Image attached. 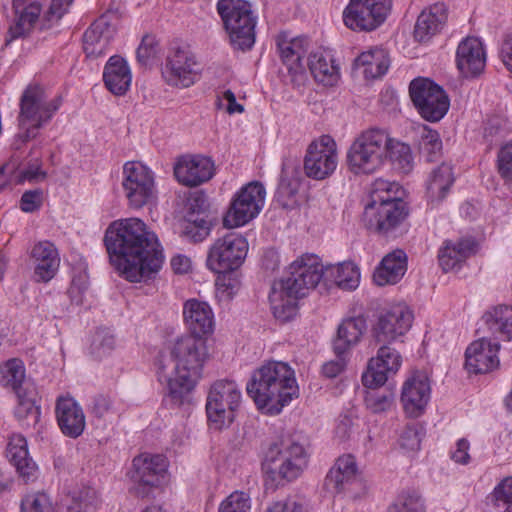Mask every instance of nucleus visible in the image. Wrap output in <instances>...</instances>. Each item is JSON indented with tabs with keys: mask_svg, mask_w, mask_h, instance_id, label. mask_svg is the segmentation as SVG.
Wrapping results in <instances>:
<instances>
[{
	"mask_svg": "<svg viewBox=\"0 0 512 512\" xmlns=\"http://www.w3.org/2000/svg\"><path fill=\"white\" fill-rule=\"evenodd\" d=\"M367 329L366 320L363 317L345 319L338 326L337 337L333 342L335 354H346L356 345Z\"/></svg>",
	"mask_w": 512,
	"mask_h": 512,
	"instance_id": "37",
	"label": "nucleus"
},
{
	"mask_svg": "<svg viewBox=\"0 0 512 512\" xmlns=\"http://www.w3.org/2000/svg\"><path fill=\"white\" fill-rule=\"evenodd\" d=\"M454 183L452 167L442 163L429 175L426 183V193L432 203H440L449 193Z\"/></svg>",
	"mask_w": 512,
	"mask_h": 512,
	"instance_id": "38",
	"label": "nucleus"
},
{
	"mask_svg": "<svg viewBox=\"0 0 512 512\" xmlns=\"http://www.w3.org/2000/svg\"><path fill=\"white\" fill-rule=\"evenodd\" d=\"M489 331L502 339H512V305L500 304L492 307L483 315Z\"/></svg>",
	"mask_w": 512,
	"mask_h": 512,
	"instance_id": "39",
	"label": "nucleus"
},
{
	"mask_svg": "<svg viewBox=\"0 0 512 512\" xmlns=\"http://www.w3.org/2000/svg\"><path fill=\"white\" fill-rule=\"evenodd\" d=\"M208 357L202 338L186 335L178 338L168 352H161L156 361L158 381L166 385L167 399L175 406L189 402L190 393L201 378Z\"/></svg>",
	"mask_w": 512,
	"mask_h": 512,
	"instance_id": "2",
	"label": "nucleus"
},
{
	"mask_svg": "<svg viewBox=\"0 0 512 512\" xmlns=\"http://www.w3.org/2000/svg\"><path fill=\"white\" fill-rule=\"evenodd\" d=\"M41 204L42 191L40 189L24 192L20 200V208L26 213H31L38 210Z\"/></svg>",
	"mask_w": 512,
	"mask_h": 512,
	"instance_id": "62",
	"label": "nucleus"
},
{
	"mask_svg": "<svg viewBox=\"0 0 512 512\" xmlns=\"http://www.w3.org/2000/svg\"><path fill=\"white\" fill-rule=\"evenodd\" d=\"M211 221L204 215H191L184 223L182 235L193 243L202 242L211 232Z\"/></svg>",
	"mask_w": 512,
	"mask_h": 512,
	"instance_id": "46",
	"label": "nucleus"
},
{
	"mask_svg": "<svg viewBox=\"0 0 512 512\" xmlns=\"http://www.w3.org/2000/svg\"><path fill=\"white\" fill-rule=\"evenodd\" d=\"M387 159L392 162L395 169L403 174H408L413 169V156L410 147L405 143L392 139L390 136Z\"/></svg>",
	"mask_w": 512,
	"mask_h": 512,
	"instance_id": "45",
	"label": "nucleus"
},
{
	"mask_svg": "<svg viewBox=\"0 0 512 512\" xmlns=\"http://www.w3.org/2000/svg\"><path fill=\"white\" fill-rule=\"evenodd\" d=\"M216 280L217 292L227 299L233 297L238 290V282L231 272H221Z\"/></svg>",
	"mask_w": 512,
	"mask_h": 512,
	"instance_id": "60",
	"label": "nucleus"
},
{
	"mask_svg": "<svg viewBox=\"0 0 512 512\" xmlns=\"http://www.w3.org/2000/svg\"><path fill=\"white\" fill-rule=\"evenodd\" d=\"M157 54V41L152 35H145L137 49V61L141 65H148L150 60L155 58Z\"/></svg>",
	"mask_w": 512,
	"mask_h": 512,
	"instance_id": "58",
	"label": "nucleus"
},
{
	"mask_svg": "<svg viewBox=\"0 0 512 512\" xmlns=\"http://www.w3.org/2000/svg\"><path fill=\"white\" fill-rule=\"evenodd\" d=\"M448 21V8L444 3H434L424 8L414 25L413 37L421 44L429 43L442 33Z\"/></svg>",
	"mask_w": 512,
	"mask_h": 512,
	"instance_id": "24",
	"label": "nucleus"
},
{
	"mask_svg": "<svg viewBox=\"0 0 512 512\" xmlns=\"http://www.w3.org/2000/svg\"><path fill=\"white\" fill-rule=\"evenodd\" d=\"M216 9L232 48L250 50L255 44L257 24L251 4L245 0H218Z\"/></svg>",
	"mask_w": 512,
	"mask_h": 512,
	"instance_id": "7",
	"label": "nucleus"
},
{
	"mask_svg": "<svg viewBox=\"0 0 512 512\" xmlns=\"http://www.w3.org/2000/svg\"><path fill=\"white\" fill-rule=\"evenodd\" d=\"M400 446L408 451H417L420 449L421 436L416 426H407L402 431L399 439Z\"/></svg>",
	"mask_w": 512,
	"mask_h": 512,
	"instance_id": "59",
	"label": "nucleus"
},
{
	"mask_svg": "<svg viewBox=\"0 0 512 512\" xmlns=\"http://www.w3.org/2000/svg\"><path fill=\"white\" fill-rule=\"evenodd\" d=\"M409 93L419 114L427 121L437 122L447 113L450 101L444 89L428 78H416Z\"/></svg>",
	"mask_w": 512,
	"mask_h": 512,
	"instance_id": "13",
	"label": "nucleus"
},
{
	"mask_svg": "<svg viewBox=\"0 0 512 512\" xmlns=\"http://www.w3.org/2000/svg\"><path fill=\"white\" fill-rule=\"evenodd\" d=\"M307 465L308 454L303 444L286 438L269 446L262 461V471L267 481L279 485L281 481L297 479Z\"/></svg>",
	"mask_w": 512,
	"mask_h": 512,
	"instance_id": "6",
	"label": "nucleus"
},
{
	"mask_svg": "<svg viewBox=\"0 0 512 512\" xmlns=\"http://www.w3.org/2000/svg\"><path fill=\"white\" fill-rule=\"evenodd\" d=\"M104 243L117 269L130 282L147 281L162 267L164 256L158 238L139 218L112 222Z\"/></svg>",
	"mask_w": 512,
	"mask_h": 512,
	"instance_id": "1",
	"label": "nucleus"
},
{
	"mask_svg": "<svg viewBox=\"0 0 512 512\" xmlns=\"http://www.w3.org/2000/svg\"><path fill=\"white\" fill-rule=\"evenodd\" d=\"M122 187L129 206L135 209L150 204L156 197L154 174L141 162L124 164Z\"/></svg>",
	"mask_w": 512,
	"mask_h": 512,
	"instance_id": "14",
	"label": "nucleus"
},
{
	"mask_svg": "<svg viewBox=\"0 0 512 512\" xmlns=\"http://www.w3.org/2000/svg\"><path fill=\"white\" fill-rule=\"evenodd\" d=\"M242 394L236 382L227 379L215 381L207 395L206 414L209 424L214 429L231 425L235 412L241 404Z\"/></svg>",
	"mask_w": 512,
	"mask_h": 512,
	"instance_id": "10",
	"label": "nucleus"
},
{
	"mask_svg": "<svg viewBox=\"0 0 512 512\" xmlns=\"http://www.w3.org/2000/svg\"><path fill=\"white\" fill-rule=\"evenodd\" d=\"M87 287L88 283L86 276L79 275L74 277L67 291L71 302L76 305H82Z\"/></svg>",
	"mask_w": 512,
	"mask_h": 512,
	"instance_id": "61",
	"label": "nucleus"
},
{
	"mask_svg": "<svg viewBox=\"0 0 512 512\" xmlns=\"http://www.w3.org/2000/svg\"><path fill=\"white\" fill-rule=\"evenodd\" d=\"M401 365V354L395 348L383 344L376 356L368 361L362 383L366 388L381 387L399 371Z\"/></svg>",
	"mask_w": 512,
	"mask_h": 512,
	"instance_id": "19",
	"label": "nucleus"
},
{
	"mask_svg": "<svg viewBox=\"0 0 512 512\" xmlns=\"http://www.w3.org/2000/svg\"><path fill=\"white\" fill-rule=\"evenodd\" d=\"M345 366V354H336V359L328 361L322 366V373L327 378H335L344 371Z\"/></svg>",
	"mask_w": 512,
	"mask_h": 512,
	"instance_id": "63",
	"label": "nucleus"
},
{
	"mask_svg": "<svg viewBox=\"0 0 512 512\" xmlns=\"http://www.w3.org/2000/svg\"><path fill=\"white\" fill-rule=\"evenodd\" d=\"M214 173V162L201 155L182 156L174 166L177 181L187 187H196L207 182Z\"/></svg>",
	"mask_w": 512,
	"mask_h": 512,
	"instance_id": "22",
	"label": "nucleus"
},
{
	"mask_svg": "<svg viewBox=\"0 0 512 512\" xmlns=\"http://www.w3.org/2000/svg\"><path fill=\"white\" fill-rule=\"evenodd\" d=\"M247 394L259 409L278 414L293 398L298 385L293 369L285 362L269 361L255 370L246 386Z\"/></svg>",
	"mask_w": 512,
	"mask_h": 512,
	"instance_id": "4",
	"label": "nucleus"
},
{
	"mask_svg": "<svg viewBox=\"0 0 512 512\" xmlns=\"http://www.w3.org/2000/svg\"><path fill=\"white\" fill-rule=\"evenodd\" d=\"M389 134L379 128H370L360 133L347 152V165L355 175L372 174L387 160Z\"/></svg>",
	"mask_w": 512,
	"mask_h": 512,
	"instance_id": "9",
	"label": "nucleus"
},
{
	"mask_svg": "<svg viewBox=\"0 0 512 512\" xmlns=\"http://www.w3.org/2000/svg\"><path fill=\"white\" fill-rule=\"evenodd\" d=\"M500 344L485 337L472 342L465 352V367L469 373H488L498 368Z\"/></svg>",
	"mask_w": 512,
	"mask_h": 512,
	"instance_id": "23",
	"label": "nucleus"
},
{
	"mask_svg": "<svg viewBox=\"0 0 512 512\" xmlns=\"http://www.w3.org/2000/svg\"><path fill=\"white\" fill-rule=\"evenodd\" d=\"M377 388H367L365 405L373 413L386 412L393 406L394 395L391 391H379Z\"/></svg>",
	"mask_w": 512,
	"mask_h": 512,
	"instance_id": "49",
	"label": "nucleus"
},
{
	"mask_svg": "<svg viewBox=\"0 0 512 512\" xmlns=\"http://www.w3.org/2000/svg\"><path fill=\"white\" fill-rule=\"evenodd\" d=\"M20 512H54V506L46 493L37 492L23 497Z\"/></svg>",
	"mask_w": 512,
	"mask_h": 512,
	"instance_id": "53",
	"label": "nucleus"
},
{
	"mask_svg": "<svg viewBox=\"0 0 512 512\" xmlns=\"http://www.w3.org/2000/svg\"><path fill=\"white\" fill-rule=\"evenodd\" d=\"M7 457L25 483L34 482L38 478V466L29 457L27 441L22 435L11 436L7 446Z\"/></svg>",
	"mask_w": 512,
	"mask_h": 512,
	"instance_id": "31",
	"label": "nucleus"
},
{
	"mask_svg": "<svg viewBox=\"0 0 512 512\" xmlns=\"http://www.w3.org/2000/svg\"><path fill=\"white\" fill-rule=\"evenodd\" d=\"M337 163L336 143L330 136L323 135L308 146L304 170L309 178L323 180L335 171Z\"/></svg>",
	"mask_w": 512,
	"mask_h": 512,
	"instance_id": "17",
	"label": "nucleus"
},
{
	"mask_svg": "<svg viewBox=\"0 0 512 512\" xmlns=\"http://www.w3.org/2000/svg\"><path fill=\"white\" fill-rule=\"evenodd\" d=\"M431 387L428 377L416 372L403 383L400 401L404 412L412 418L419 417L425 411L430 400Z\"/></svg>",
	"mask_w": 512,
	"mask_h": 512,
	"instance_id": "21",
	"label": "nucleus"
},
{
	"mask_svg": "<svg viewBox=\"0 0 512 512\" xmlns=\"http://www.w3.org/2000/svg\"><path fill=\"white\" fill-rule=\"evenodd\" d=\"M407 271V255L397 249L387 254L376 268L373 279L378 286L398 283Z\"/></svg>",
	"mask_w": 512,
	"mask_h": 512,
	"instance_id": "35",
	"label": "nucleus"
},
{
	"mask_svg": "<svg viewBox=\"0 0 512 512\" xmlns=\"http://www.w3.org/2000/svg\"><path fill=\"white\" fill-rule=\"evenodd\" d=\"M34 264V277L37 282H49L56 275L60 257L54 244L42 241L34 245L31 251Z\"/></svg>",
	"mask_w": 512,
	"mask_h": 512,
	"instance_id": "32",
	"label": "nucleus"
},
{
	"mask_svg": "<svg viewBox=\"0 0 512 512\" xmlns=\"http://www.w3.org/2000/svg\"><path fill=\"white\" fill-rule=\"evenodd\" d=\"M325 280L334 282L343 290H354L360 281V272L353 262H343L326 267Z\"/></svg>",
	"mask_w": 512,
	"mask_h": 512,
	"instance_id": "43",
	"label": "nucleus"
},
{
	"mask_svg": "<svg viewBox=\"0 0 512 512\" xmlns=\"http://www.w3.org/2000/svg\"><path fill=\"white\" fill-rule=\"evenodd\" d=\"M41 158L35 157L27 160L18 172V182H40L46 179L47 172L42 168Z\"/></svg>",
	"mask_w": 512,
	"mask_h": 512,
	"instance_id": "55",
	"label": "nucleus"
},
{
	"mask_svg": "<svg viewBox=\"0 0 512 512\" xmlns=\"http://www.w3.org/2000/svg\"><path fill=\"white\" fill-rule=\"evenodd\" d=\"M413 314L404 304L391 307L381 314L373 328V336L377 343L389 345L403 336L412 325Z\"/></svg>",
	"mask_w": 512,
	"mask_h": 512,
	"instance_id": "20",
	"label": "nucleus"
},
{
	"mask_svg": "<svg viewBox=\"0 0 512 512\" xmlns=\"http://www.w3.org/2000/svg\"><path fill=\"white\" fill-rule=\"evenodd\" d=\"M251 498L244 491H234L219 505L218 512H250Z\"/></svg>",
	"mask_w": 512,
	"mask_h": 512,
	"instance_id": "54",
	"label": "nucleus"
},
{
	"mask_svg": "<svg viewBox=\"0 0 512 512\" xmlns=\"http://www.w3.org/2000/svg\"><path fill=\"white\" fill-rule=\"evenodd\" d=\"M392 0H350L343 11L346 27L355 31L378 28L391 12Z\"/></svg>",
	"mask_w": 512,
	"mask_h": 512,
	"instance_id": "15",
	"label": "nucleus"
},
{
	"mask_svg": "<svg viewBox=\"0 0 512 512\" xmlns=\"http://www.w3.org/2000/svg\"><path fill=\"white\" fill-rule=\"evenodd\" d=\"M389 58L383 49H373L360 54L354 61L357 68H363L366 79H376L383 76L389 68Z\"/></svg>",
	"mask_w": 512,
	"mask_h": 512,
	"instance_id": "41",
	"label": "nucleus"
},
{
	"mask_svg": "<svg viewBox=\"0 0 512 512\" xmlns=\"http://www.w3.org/2000/svg\"><path fill=\"white\" fill-rule=\"evenodd\" d=\"M497 167L505 184L512 189V143L505 144L500 148L497 156Z\"/></svg>",
	"mask_w": 512,
	"mask_h": 512,
	"instance_id": "57",
	"label": "nucleus"
},
{
	"mask_svg": "<svg viewBox=\"0 0 512 512\" xmlns=\"http://www.w3.org/2000/svg\"><path fill=\"white\" fill-rule=\"evenodd\" d=\"M74 0H51L50 6L44 14L41 29H49L69 12Z\"/></svg>",
	"mask_w": 512,
	"mask_h": 512,
	"instance_id": "56",
	"label": "nucleus"
},
{
	"mask_svg": "<svg viewBox=\"0 0 512 512\" xmlns=\"http://www.w3.org/2000/svg\"><path fill=\"white\" fill-rule=\"evenodd\" d=\"M103 80L114 95H124L130 88L132 74L127 61L121 56H111L104 67Z\"/></svg>",
	"mask_w": 512,
	"mask_h": 512,
	"instance_id": "34",
	"label": "nucleus"
},
{
	"mask_svg": "<svg viewBox=\"0 0 512 512\" xmlns=\"http://www.w3.org/2000/svg\"><path fill=\"white\" fill-rule=\"evenodd\" d=\"M475 251V241L462 238L457 241H445L438 253L439 264L444 272L459 268Z\"/></svg>",
	"mask_w": 512,
	"mask_h": 512,
	"instance_id": "36",
	"label": "nucleus"
},
{
	"mask_svg": "<svg viewBox=\"0 0 512 512\" xmlns=\"http://www.w3.org/2000/svg\"><path fill=\"white\" fill-rule=\"evenodd\" d=\"M184 322L192 336L202 338L213 332L214 314L208 303L189 299L183 306Z\"/></svg>",
	"mask_w": 512,
	"mask_h": 512,
	"instance_id": "29",
	"label": "nucleus"
},
{
	"mask_svg": "<svg viewBox=\"0 0 512 512\" xmlns=\"http://www.w3.org/2000/svg\"><path fill=\"white\" fill-rule=\"evenodd\" d=\"M132 479L136 483L135 492L140 497L149 495L150 489L164 480L167 462L163 455L141 454L133 459Z\"/></svg>",
	"mask_w": 512,
	"mask_h": 512,
	"instance_id": "18",
	"label": "nucleus"
},
{
	"mask_svg": "<svg viewBox=\"0 0 512 512\" xmlns=\"http://www.w3.org/2000/svg\"><path fill=\"white\" fill-rule=\"evenodd\" d=\"M325 276L326 267L317 255L305 254L293 261L287 275L271 287L269 301L275 318L286 322L295 317L298 300L316 288Z\"/></svg>",
	"mask_w": 512,
	"mask_h": 512,
	"instance_id": "3",
	"label": "nucleus"
},
{
	"mask_svg": "<svg viewBox=\"0 0 512 512\" xmlns=\"http://www.w3.org/2000/svg\"><path fill=\"white\" fill-rule=\"evenodd\" d=\"M490 512H512V477L504 479L488 497Z\"/></svg>",
	"mask_w": 512,
	"mask_h": 512,
	"instance_id": "47",
	"label": "nucleus"
},
{
	"mask_svg": "<svg viewBox=\"0 0 512 512\" xmlns=\"http://www.w3.org/2000/svg\"><path fill=\"white\" fill-rule=\"evenodd\" d=\"M278 53L290 74L302 77L305 72L303 58L309 48L306 37L291 38L288 33L282 32L276 37Z\"/></svg>",
	"mask_w": 512,
	"mask_h": 512,
	"instance_id": "26",
	"label": "nucleus"
},
{
	"mask_svg": "<svg viewBox=\"0 0 512 512\" xmlns=\"http://www.w3.org/2000/svg\"><path fill=\"white\" fill-rule=\"evenodd\" d=\"M115 32V26L110 22V15L100 16L83 35V49L86 55L94 58L103 55Z\"/></svg>",
	"mask_w": 512,
	"mask_h": 512,
	"instance_id": "30",
	"label": "nucleus"
},
{
	"mask_svg": "<svg viewBox=\"0 0 512 512\" xmlns=\"http://www.w3.org/2000/svg\"><path fill=\"white\" fill-rule=\"evenodd\" d=\"M265 512H303V506L294 500L278 501L272 503Z\"/></svg>",
	"mask_w": 512,
	"mask_h": 512,
	"instance_id": "64",
	"label": "nucleus"
},
{
	"mask_svg": "<svg viewBox=\"0 0 512 512\" xmlns=\"http://www.w3.org/2000/svg\"><path fill=\"white\" fill-rule=\"evenodd\" d=\"M62 104L60 96L49 97L39 85L28 86L20 99L19 125L24 129L22 139L27 142L38 136L39 129L47 125Z\"/></svg>",
	"mask_w": 512,
	"mask_h": 512,
	"instance_id": "8",
	"label": "nucleus"
},
{
	"mask_svg": "<svg viewBox=\"0 0 512 512\" xmlns=\"http://www.w3.org/2000/svg\"><path fill=\"white\" fill-rule=\"evenodd\" d=\"M387 512H425L424 501L416 491L403 492Z\"/></svg>",
	"mask_w": 512,
	"mask_h": 512,
	"instance_id": "51",
	"label": "nucleus"
},
{
	"mask_svg": "<svg viewBox=\"0 0 512 512\" xmlns=\"http://www.w3.org/2000/svg\"><path fill=\"white\" fill-rule=\"evenodd\" d=\"M300 188V178L296 172L288 175L286 171L282 172L281 179L277 189V195L283 200V205L288 206L294 202Z\"/></svg>",
	"mask_w": 512,
	"mask_h": 512,
	"instance_id": "52",
	"label": "nucleus"
},
{
	"mask_svg": "<svg viewBox=\"0 0 512 512\" xmlns=\"http://www.w3.org/2000/svg\"><path fill=\"white\" fill-rule=\"evenodd\" d=\"M55 413L61 432L70 438L79 437L86 426L84 412L72 397H59Z\"/></svg>",
	"mask_w": 512,
	"mask_h": 512,
	"instance_id": "27",
	"label": "nucleus"
},
{
	"mask_svg": "<svg viewBox=\"0 0 512 512\" xmlns=\"http://www.w3.org/2000/svg\"><path fill=\"white\" fill-rule=\"evenodd\" d=\"M420 138V152L427 161H435L442 150V141L439 133L427 126H423Z\"/></svg>",
	"mask_w": 512,
	"mask_h": 512,
	"instance_id": "48",
	"label": "nucleus"
},
{
	"mask_svg": "<svg viewBox=\"0 0 512 512\" xmlns=\"http://www.w3.org/2000/svg\"><path fill=\"white\" fill-rule=\"evenodd\" d=\"M357 466L352 455L339 457L325 479L327 489L335 493H351L354 486H359Z\"/></svg>",
	"mask_w": 512,
	"mask_h": 512,
	"instance_id": "28",
	"label": "nucleus"
},
{
	"mask_svg": "<svg viewBox=\"0 0 512 512\" xmlns=\"http://www.w3.org/2000/svg\"><path fill=\"white\" fill-rule=\"evenodd\" d=\"M399 185L376 179L371 191V201L366 204L364 221L370 230L388 235L407 216L406 204L397 195Z\"/></svg>",
	"mask_w": 512,
	"mask_h": 512,
	"instance_id": "5",
	"label": "nucleus"
},
{
	"mask_svg": "<svg viewBox=\"0 0 512 512\" xmlns=\"http://www.w3.org/2000/svg\"><path fill=\"white\" fill-rule=\"evenodd\" d=\"M0 383L6 388H11L14 393L32 387L25 383V367L20 359L13 358L6 361L0 369Z\"/></svg>",
	"mask_w": 512,
	"mask_h": 512,
	"instance_id": "44",
	"label": "nucleus"
},
{
	"mask_svg": "<svg viewBox=\"0 0 512 512\" xmlns=\"http://www.w3.org/2000/svg\"><path fill=\"white\" fill-rule=\"evenodd\" d=\"M247 252L248 242L244 236L226 233L209 247L206 266L214 273L232 272L242 265Z\"/></svg>",
	"mask_w": 512,
	"mask_h": 512,
	"instance_id": "11",
	"label": "nucleus"
},
{
	"mask_svg": "<svg viewBox=\"0 0 512 512\" xmlns=\"http://www.w3.org/2000/svg\"><path fill=\"white\" fill-rule=\"evenodd\" d=\"M266 190L262 183L253 181L243 186L232 198L223 217L226 228L240 227L254 219L265 203Z\"/></svg>",
	"mask_w": 512,
	"mask_h": 512,
	"instance_id": "12",
	"label": "nucleus"
},
{
	"mask_svg": "<svg viewBox=\"0 0 512 512\" xmlns=\"http://www.w3.org/2000/svg\"><path fill=\"white\" fill-rule=\"evenodd\" d=\"M17 405L15 417L25 426H35L40 419V407L36 404V393L33 387H26V390L15 393Z\"/></svg>",
	"mask_w": 512,
	"mask_h": 512,
	"instance_id": "42",
	"label": "nucleus"
},
{
	"mask_svg": "<svg viewBox=\"0 0 512 512\" xmlns=\"http://www.w3.org/2000/svg\"><path fill=\"white\" fill-rule=\"evenodd\" d=\"M200 65L195 54L186 47H178L167 56L163 77L168 85L188 88L199 77Z\"/></svg>",
	"mask_w": 512,
	"mask_h": 512,
	"instance_id": "16",
	"label": "nucleus"
},
{
	"mask_svg": "<svg viewBox=\"0 0 512 512\" xmlns=\"http://www.w3.org/2000/svg\"><path fill=\"white\" fill-rule=\"evenodd\" d=\"M115 343V337L109 329H99L93 335L90 353L96 359H102L114 350Z\"/></svg>",
	"mask_w": 512,
	"mask_h": 512,
	"instance_id": "50",
	"label": "nucleus"
},
{
	"mask_svg": "<svg viewBox=\"0 0 512 512\" xmlns=\"http://www.w3.org/2000/svg\"><path fill=\"white\" fill-rule=\"evenodd\" d=\"M456 65L465 77L480 75L486 65V52L483 43L477 37H466L456 50Z\"/></svg>",
	"mask_w": 512,
	"mask_h": 512,
	"instance_id": "25",
	"label": "nucleus"
},
{
	"mask_svg": "<svg viewBox=\"0 0 512 512\" xmlns=\"http://www.w3.org/2000/svg\"><path fill=\"white\" fill-rule=\"evenodd\" d=\"M26 1L27 0H13V8L18 15V19L9 29L11 39L26 35L33 28L40 15L41 6L36 2L24 6Z\"/></svg>",
	"mask_w": 512,
	"mask_h": 512,
	"instance_id": "40",
	"label": "nucleus"
},
{
	"mask_svg": "<svg viewBox=\"0 0 512 512\" xmlns=\"http://www.w3.org/2000/svg\"><path fill=\"white\" fill-rule=\"evenodd\" d=\"M308 67L315 81L324 86H334L340 79V68L328 50H317L308 57Z\"/></svg>",
	"mask_w": 512,
	"mask_h": 512,
	"instance_id": "33",
	"label": "nucleus"
}]
</instances>
